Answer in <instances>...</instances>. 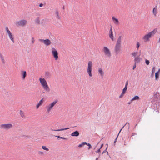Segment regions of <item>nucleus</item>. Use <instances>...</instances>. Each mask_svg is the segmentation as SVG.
<instances>
[{"instance_id":"nucleus-1","label":"nucleus","mask_w":160,"mask_h":160,"mask_svg":"<svg viewBox=\"0 0 160 160\" xmlns=\"http://www.w3.org/2000/svg\"><path fill=\"white\" fill-rule=\"evenodd\" d=\"M121 36H119L115 45L114 51L117 54H118L121 51Z\"/></svg>"},{"instance_id":"nucleus-8","label":"nucleus","mask_w":160,"mask_h":160,"mask_svg":"<svg viewBox=\"0 0 160 160\" xmlns=\"http://www.w3.org/2000/svg\"><path fill=\"white\" fill-rule=\"evenodd\" d=\"M27 23V21L26 20L22 19L16 22V25L18 27H23L26 25Z\"/></svg>"},{"instance_id":"nucleus-38","label":"nucleus","mask_w":160,"mask_h":160,"mask_svg":"<svg viewBox=\"0 0 160 160\" xmlns=\"http://www.w3.org/2000/svg\"><path fill=\"white\" fill-rule=\"evenodd\" d=\"M31 42L32 44H33L34 43L35 40H34V38H32V39H31Z\"/></svg>"},{"instance_id":"nucleus-47","label":"nucleus","mask_w":160,"mask_h":160,"mask_svg":"<svg viewBox=\"0 0 160 160\" xmlns=\"http://www.w3.org/2000/svg\"><path fill=\"white\" fill-rule=\"evenodd\" d=\"M39 6L40 7H42L43 6V4L42 3H41L39 4Z\"/></svg>"},{"instance_id":"nucleus-30","label":"nucleus","mask_w":160,"mask_h":160,"mask_svg":"<svg viewBox=\"0 0 160 160\" xmlns=\"http://www.w3.org/2000/svg\"><path fill=\"white\" fill-rule=\"evenodd\" d=\"M42 149L46 151H48L49 150V148L45 146H42Z\"/></svg>"},{"instance_id":"nucleus-35","label":"nucleus","mask_w":160,"mask_h":160,"mask_svg":"<svg viewBox=\"0 0 160 160\" xmlns=\"http://www.w3.org/2000/svg\"><path fill=\"white\" fill-rule=\"evenodd\" d=\"M38 41L40 42H42L43 43H44L45 40L42 39H38Z\"/></svg>"},{"instance_id":"nucleus-16","label":"nucleus","mask_w":160,"mask_h":160,"mask_svg":"<svg viewBox=\"0 0 160 160\" xmlns=\"http://www.w3.org/2000/svg\"><path fill=\"white\" fill-rule=\"evenodd\" d=\"M157 6H156L152 10V13L155 17H156L158 13L157 11Z\"/></svg>"},{"instance_id":"nucleus-23","label":"nucleus","mask_w":160,"mask_h":160,"mask_svg":"<svg viewBox=\"0 0 160 160\" xmlns=\"http://www.w3.org/2000/svg\"><path fill=\"white\" fill-rule=\"evenodd\" d=\"M139 97L138 96H136L133 97L131 100V102H132V101L136 100H138L139 99Z\"/></svg>"},{"instance_id":"nucleus-10","label":"nucleus","mask_w":160,"mask_h":160,"mask_svg":"<svg viewBox=\"0 0 160 160\" xmlns=\"http://www.w3.org/2000/svg\"><path fill=\"white\" fill-rule=\"evenodd\" d=\"M51 53L56 60H58V53L56 49L52 48L51 49Z\"/></svg>"},{"instance_id":"nucleus-41","label":"nucleus","mask_w":160,"mask_h":160,"mask_svg":"<svg viewBox=\"0 0 160 160\" xmlns=\"http://www.w3.org/2000/svg\"><path fill=\"white\" fill-rule=\"evenodd\" d=\"M126 125H127V126H128V129H129V123H128V122L126 124H125V125L124 126H125Z\"/></svg>"},{"instance_id":"nucleus-48","label":"nucleus","mask_w":160,"mask_h":160,"mask_svg":"<svg viewBox=\"0 0 160 160\" xmlns=\"http://www.w3.org/2000/svg\"><path fill=\"white\" fill-rule=\"evenodd\" d=\"M136 135H137V134L135 132H133L132 134V136H134Z\"/></svg>"},{"instance_id":"nucleus-18","label":"nucleus","mask_w":160,"mask_h":160,"mask_svg":"<svg viewBox=\"0 0 160 160\" xmlns=\"http://www.w3.org/2000/svg\"><path fill=\"white\" fill-rule=\"evenodd\" d=\"M44 102V99L43 98H42V99L41 100H40L38 103L37 105H36V108L37 109H38L39 107L42 105V104Z\"/></svg>"},{"instance_id":"nucleus-34","label":"nucleus","mask_w":160,"mask_h":160,"mask_svg":"<svg viewBox=\"0 0 160 160\" xmlns=\"http://www.w3.org/2000/svg\"><path fill=\"white\" fill-rule=\"evenodd\" d=\"M140 46V44L138 42H137L136 45V48L137 50L138 49Z\"/></svg>"},{"instance_id":"nucleus-19","label":"nucleus","mask_w":160,"mask_h":160,"mask_svg":"<svg viewBox=\"0 0 160 160\" xmlns=\"http://www.w3.org/2000/svg\"><path fill=\"white\" fill-rule=\"evenodd\" d=\"M139 56H137L134 58V61L135 64L138 63L140 61V58H139Z\"/></svg>"},{"instance_id":"nucleus-43","label":"nucleus","mask_w":160,"mask_h":160,"mask_svg":"<svg viewBox=\"0 0 160 160\" xmlns=\"http://www.w3.org/2000/svg\"><path fill=\"white\" fill-rule=\"evenodd\" d=\"M100 152V149L99 148L98 150H97V151H95V152L96 153L99 152Z\"/></svg>"},{"instance_id":"nucleus-25","label":"nucleus","mask_w":160,"mask_h":160,"mask_svg":"<svg viewBox=\"0 0 160 160\" xmlns=\"http://www.w3.org/2000/svg\"><path fill=\"white\" fill-rule=\"evenodd\" d=\"M20 114L22 118H25V116L24 114L23 111H22L21 110H20Z\"/></svg>"},{"instance_id":"nucleus-5","label":"nucleus","mask_w":160,"mask_h":160,"mask_svg":"<svg viewBox=\"0 0 160 160\" xmlns=\"http://www.w3.org/2000/svg\"><path fill=\"white\" fill-rule=\"evenodd\" d=\"M58 102V100L56 99L53 102L46 106V112L48 113H49L50 112L51 110L52 109L53 107L56 105Z\"/></svg>"},{"instance_id":"nucleus-3","label":"nucleus","mask_w":160,"mask_h":160,"mask_svg":"<svg viewBox=\"0 0 160 160\" xmlns=\"http://www.w3.org/2000/svg\"><path fill=\"white\" fill-rule=\"evenodd\" d=\"M156 30L154 29L144 36L142 39L145 42H147L149 40V39L153 36L156 33Z\"/></svg>"},{"instance_id":"nucleus-50","label":"nucleus","mask_w":160,"mask_h":160,"mask_svg":"<svg viewBox=\"0 0 160 160\" xmlns=\"http://www.w3.org/2000/svg\"><path fill=\"white\" fill-rule=\"evenodd\" d=\"M103 144H102L101 145V147H100V148H99V149H101L103 147Z\"/></svg>"},{"instance_id":"nucleus-33","label":"nucleus","mask_w":160,"mask_h":160,"mask_svg":"<svg viewBox=\"0 0 160 160\" xmlns=\"http://www.w3.org/2000/svg\"><path fill=\"white\" fill-rule=\"evenodd\" d=\"M38 154L41 156L43 155H44V153L42 151H39L38 152Z\"/></svg>"},{"instance_id":"nucleus-42","label":"nucleus","mask_w":160,"mask_h":160,"mask_svg":"<svg viewBox=\"0 0 160 160\" xmlns=\"http://www.w3.org/2000/svg\"><path fill=\"white\" fill-rule=\"evenodd\" d=\"M83 146H84V145L82 144V142L81 144H80L78 145V147H81Z\"/></svg>"},{"instance_id":"nucleus-28","label":"nucleus","mask_w":160,"mask_h":160,"mask_svg":"<svg viewBox=\"0 0 160 160\" xmlns=\"http://www.w3.org/2000/svg\"><path fill=\"white\" fill-rule=\"evenodd\" d=\"M138 53V52H134L132 53L131 55H132L135 58V57H137V54Z\"/></svg>"},{"instance_id":"nucleus-17","label":"nucleus","mask_w":160,"mask_h":160,"mask_svg":"<svg viewBox=\"0 0 160 160\" xmlns=\"http://www.w3.org/2000/svg\"><path fill=\"white\" fill-rule=\"evenodd\" d=\"M51 43V42L50 40L48 39H46L45 40L44 44L46 46H49Z\"/></svg>"},{"instance_id":"nucleus-37","label":"nucleus","mask_w":160,"mask_h":160,"mask_svg":"<svg viewBox=\"0 0 160 160\" xmlns=\"http://www.w3.org/2000/svg\"><path fill=\"white\" fill-rule=\"evenodd\" d=\"M145 62L147 65H148L149 64V61L148 60H146Z\"/></svg>"},{"instance_id":"nucleus-22","label":"nucleus","mask_w":160,"mask_h":160,"mask_svg":"<svg viewBox=\"0 0 160 160\" xmlns=\"http://www.w3.org/2000/svg\"><path fill=\"white\" fill-rule=\"evenodd\" d=\"M160 72V69H159L158 70V71H157L155 73V79L156 80H157L158 78Z\"/></svg>"},{"instance_id":"nucleus-7","label":"nucleus","mask_w":160,"mask_h":160,"mask_svg":"<svg viewBox=\"0 0 160 160\" xmlns=\"http://www.w3.org/2000/svg\"><path fill=\"white\" fill-rule=\"evenodd\" d=\"M13 125L11 123L2 124L0 125V128L1 129L8 130L13 128Z\"/></svg>"},{"instance_id":"nucleus-51","label":"nucleus","mask_w":160,"mask_h":160,"mask_svg":"<svg viewBox=\"0 0 160 160\" xmlns=\"http://www.w3.org/2000/svg\"><path fill=\"white\" fill-rule=\"evenodd\" d=\"M117 138H118V137L116 138L115 139V141H114V142H116L117 141Z\"/></svg>"},{"instance_id":"nucleus-29","label":"nucleus","mask_w":160,"mask_h":160,"mask_svg":"<svg viewBox=\"0 0 160 160\" xmlns=\"http://www.w3.org/2000/svg\"><path fill=\"white\" fill-rule=\"evenodd\" d=\"M155 69L154 67H153L152 68V74L151 75L153 76L154 75V72H155Z\"/></svg>"},{"instance_id":"nucleus-53","label":"nucleus","mask_w":160,"mask_h":160,"mask_svg":"<svg viewBox=\"0 0 160 160\" xmlns=\"http://www.w3.org/2000/svg\"><path fill=\"white\" fill-rule=\"evenodd\" d=\"M98 160V158H96V160Z\"/></svg>"},{"instance_id":"nucleus-36","label":"nucleus","mask_w":160,"mask_h":160,"mask_svg":"<svg viewBox=\"0 0 160 160\" xmlns=\"http://www.w3.org/2000/svg\"><path fill=\"white\" fill-rule=\"evenodd\" d=\"M128 81H127L126 82L125 85V86L124 87L127 88H128Z\"/></svg>"},{"instance_id":"nucleus-27","label":"nucleus","mask_w":160,"mask_h":160,"mask_svg":"<svg viewBox=\"0 0 160 160\" xmlns=\"http://www.w3.org/2000/svg\"><path fill=\"white\" fill-rule=\"evenodd\" d=\"M35 21V23L38 24H39L40 23V19L39 18H36Z\"/></svg>"},{"instance_id":"nucleus-11","label":"nucleus","mask_w":160,"mask_h":160,"mask_svg":"<svg viewBox=\"0 0 160 160\" xmlns=\"http://www.w3.org/2000/svg\"><path fill=\"white\" fill-rule=\"evenodd\" d=\"M112 21L115 25L118 26L119 24V22L118 19L116 18L114 16L112 17Z\"/></svg>"},{"instance_id":"nucleus-52","label":"nucleus","mask_w":160,"mask_h":160,"mask_svg":"<svg viewBox=\"0 0 160 160\" xmlns=\"http://www.w3.org/2000/svg\"><path fill=\"white\" fill-rule=\"evenodd\" d=\"M131 102H131V101H130V102H128V104H130Z\"/></svg>"},{"instance_id":"nucleus-20","label":"nucleus","mask_w":160,"mask_h":160,"mask_svg":"<svg viewBox=\"0 0 160 160\" xmlns=\"http://www.w3.org/2000/svg\"><path fill=\"white\" fill-rule=\"evenodd\" d=\"M69 128H62V129H60L54 130V129H53L51 128L50 129V130L51 131H62L63 130H67Z\"/></svg>"},{"instance_id":"nucleus-24","label":"nucleus","mask_w":160,"mask_h":160,"mask_svg":"<svg viewBox=\"0 0 160 160\" xmlns=\"http://www.w3.org/2000/svg\"><path fill=\"white\" fill-rule=\"evenodd\" d=\"M45 76L47 78H49L50 76V74L48 72H46L45 73Z\"/></svg>"},{"instance_id":"nucleus-4","label":"nucleus","mask_w":160,"mask_h":160,"mask_svg":"<svg viewBox=\"0 0 160 160\" xmlns=\"http://www.w3.org/2000/svg\"><path fill=\"white\" fill-rule=\"evenodd\" d=\"M93 63L91 61H89L88 62L87 71L88 74L90 77L92 76V70Z\"/></svg>"},{"instance_id":"nucleus-2","label":"nucleus","mask_w":160,"mask_h":160,"mask_svg":"<svg viewBox=\"0 0 160 160\" xmlns=\"http://www.w3.org/2000/svg\"><path fill=\"white\" fill-rule=\"evenodd\" d=\"M39 80L43 89L46 92H49L50 91V88L45 79L44 78L40 77L39 78Z\"/></svg>"},{"instance_id":"nucleus-15","label":"nucleus","mask_w":160,"mask_h":160,"mask_svg":"<svg viewBox=\"0 0 160 160\" xmlns=\"http://www.w3.org/2000/svg\"><path fill=\"white\" fill-rule=\"evenodd\" d=\"M55 13L57 18L58 19H60L61 17L60 15V12L58 10H56L55 11Z\"/></svg>"},{"instance_id":"nucleus-49","label":"nucleus","mask_w":160,"mask_h":160,"mask_svg":"<svg viewBox=\"0 0 160 160\" xmlns=\"http://www.w3.org/2000/svg\"><path fill=\"white\" fill-rule=\"evenodd\" d=\"M124 126H123V127L122 128V129L120 130L119 133H118V135L119 134V133H120V132L122 130V128H124Z\"/></svg>"},{"instance_id":"nucleus-12","label":"nucleus","mask_w":160,"mask_h":160,"mask_svg":"<svg viewBox=\"0 0 160 160\" xmlns=\"http://www.w3.org/2000/svg\"><path fill=\"white\" fill-rule=\"evenodd\" d=\"M109 38L111 39L112 41H114V39L113 36L112 29V27L110 29V30L109 32Z\"/></svg>"},{"instance_id":"nucleus-6","label":"nucleus","mask_w":160,"mask_h":160,"mask_svg":"<svg viewBox=\"0 0 160 160\" xmlns=\"http://www.w3.org/2000/svg\"><path fill=\"white\" fill-rule=\"evenodd\" d=\"M5 30L6 35L8 36L10 40L13 43L14 42V35L9 30L7 27H5Z\"/></svg>"},{"instance_id":"nucleus-40","label":"nucleus","mask_w":160,"mask_h":160,"mask_svg":"<svg viewBox=\"0 0 160 160\" xmlns=\"http://www.w3.org/2000/svg\"><path fill=\"white\" fill-rule=\"evenodd\" d=\"M88 149H90L92 147V146L91 144L89 143H88Z\"/></svg>"},{"instance_id":"nucleus-45","label":"nucleus","mask_w":160,"mask_h":160,"mask_svg":"<svg viewBox=\"0 0 160 160\" xmlns=\"http://www.w3.org/2000/svg\"><path fill=\"white\" fill-rule=\"evenodd\" d=\"M88 143H87L86 142H82V144L84 145H88Z\"/></svg>"},{"instance_id":"nucleus-44","label":"nucleus","mask_w":160,"mask_h":160,"mask_svg":"<svg viewBox=\"0 0 160 160\" xmlns=\"http://www.w3.org/2000/svg\"><path fill=\"white\" fill-rule=\"evenodd\" d=\"M107 148H108V147H107V148H106V150H105L103 152H102V154H103V153H105L106 152H107V153H108V152L107 151H106V150H107Z\"/></svg>"},{"instance_id":"nucleus-39","label":"nucleus","mask_w":160,"mask_h":160,"mask_svg":"<svg viewBox=\"0 0 160 160\" xmlns=\"http://www.w3.org/2000/svg\"><path fill=\"white\" fill-rule=\"evenodd\" d=\"M124 94V93H123L122 92L121 94L119 96V98H122Z\"/></svg>"},{"instance_id":"nucleus-26","label":"nucleus","mask_w":160,"mask_h":160,"mask_svg":"<svg viewBox=\"0 0 160 160\" xmlns=\"http://www.w3.org/2000/svg\"><path fill=\"white\" fill-rule=\"evenodd\" d=\"M0 57L1 61L2 62V63H4L5 61V59H4L3 56L1 54L0 55Z\"/></svg>"},{"instance_id":"nucleus-32","label":"nucleus","mask_w":160,"mask_h":160,"mask_svg":"<svg viewBox=\"0 0 160 160\" xmlns=\"http://www.w3.org/2000/svg\"><path fill=\"white\" fill-rule=\"evenodd\" d=\"M127 88L124 87V88L122 89V92L123 93L125 94L127 90Z\"/></svg>"},{"instance_id":"nucleus-46","label":"nucleus","mask_w":160,"mask_h":160,"mask_svg":"<svg viewBox=\"0 0 160 160\" xmlns=\"http://www.w3.org/2000/svg\"><path fill=\"white\" fill-rule=\"evenodd\" d=\"M136 67V64H135L133 66V69L134 70Z\"/></svg>"},{"instance_id":"nucleus-31","label":"nucleus","mask_w":160,"mask_h":160,"mask_svg":"<svg viewBox=\"0 0 160 160\" xmlns=\"http://www.w3.org/2000/svg\"><path fill=\"white\" fill-rule=\"evenodd\" d=\"M55 136L56 137H57L58 139L60 138V139H64V140H67L68 139L67 138H66L61 137H60V136Z\"/></svg>"},{"instance_id":"nucleus-21","label":"nucleus","mask_w":160,"mask_h":160,"mask_svg":"<svg viewBox=\"0 0 160 160\" xmlns=\"http://www.w3.org/2000/svg\"><path fill=\"white\" fill-rule=\"evenodd\" d=\"M79 135V133L78 131H76L72 132L71 134V135L73 137H78Z\"/></svg>"},{"instance_id":"nucleus-13","label":"nucleus","mask_w":160,"mask_h":160,"mask_svg":"<svg viewBox=\"0 0 160 160\" xmlns=\"http://www.w3.org/2000/svg\"><path fill=\"white\" fill-rule=\"evenodd\" d=\"M20 74L22 77V80H24L25 79L26 77L27 76V72L26 71L22 70L21 71Z\"/></svg>"},{"instance_id":"nucleus-14","label":"nucleus","mask_w":160,"mask_h":160,"mask_svg":"<svg viewBox=\"0 0 160 160\" xmlns=\"http://www.w3.org/2000/svg\"><path fill=\"white\" fill-rule=\"evenodd\" d=\"M98 74L102 77H103L104 74V73L102 69L101 68H98Z\"/></svg>"},{"instance_id":"nucleus-9","label":"nucleus","mask_w":160,"mask_h":160,"mask_svg":"<svg viewBox=\"0 0 160 160\" xmlns=\"http://www.w3.org/2000/svg\"><path fill=\"white\" fill-rule=\"evenodd\" d=\"M103 51L104 55L106 57L110 58L111 56V52L108 48L106 47H104L103 48Z\"/></svg>"}]
</instances>
